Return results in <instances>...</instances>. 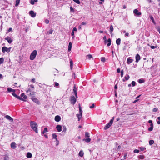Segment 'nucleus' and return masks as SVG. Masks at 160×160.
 <instances>
[{"mask_svg": "<svg viewBox=\"0 0 160 160\" xmlns=\"http://www.w3.org/2000/svg\"><path fill=\"white\" fill-rule=\"evenodd\" d=\"M30 124L32 128L35 131L36 133L38 132V128L37 126V124L36 122H31Z\"/></svg>", "mask_w": 160, "mask_h": 160, "instance_id": "1", "label": "nucleus"}, {"mask_svg": "<svg viewBox=\"0 0 160 160\" xmlns=\"http://www.w3.org/2000/svg\"><path fill=\"white\" fill-rule=\"evenodd\" d=\"M114 119V117H113L112 119L110 121L109 123L108 124H107L106 126L104 127V129L105 130H106L108 128H109L110 127L112 124V123L113 122V120Z\"/></svg>", "mask_w": 160, "mask_h": 160, "instance_id": "2", "label": "nucleus"}, {"mask_svg": "<svg viewBox=\"0 0 160 160\" xmlns=\"http://www.w3.org/2000/svg\"><path fill=\"white\" fill-rule=\"evenodd\" d=\"M79 108L80 114H77L76 116L78 118V121H79L82 117V112L81 107L80 104H79Z\"/></svg>", "mask_w": 160, "mask_h": 160, "instance_id": "3", "label": "nucleus"}, {"mask_svg": "<svg viewBox=\"0 0 160 160\" xmlns=\"http://www.w3.org/2000/svg\"><path fill=\"white\" fill-rule=\"evenodd\" d=\"M37 54V51L36 50H34L32 52L30 57V59L31 60H34L36 57Z\"/></svg>", "mask_w": 160, "mask_h": 160, "instance_id": "4", "label": "nucleus"}, {"mask_svg": "<svg viewBox=\"0 0 160 160\" xmlns=\"http://www.w3.org/2000/svg\"><path fill=\"white\" fill-rule=\"evenodd\" d=\"M11 48H7L6 47H3L2 48V51L3 52H10Z\"/></svg>", "mask_w": 160, "mask_h": 160, "instance_id": "5", "label": "nucleus"}, {"mask_svg": "<svg viewBox=\"0 0 160 160\" xmlns=\"http://www.w3.org/2000/svg\"><path fill=\"white\" fill-rule=\"evenodd\" d=\"M70 101L71 103L72 104L74 105L75 104L76 101V100L75 97L73 96H72L71 97Z\"/></svg>", "mask_w": 160, "mask_h": 160, "instance_id": "6", "label": "nucleus"}, {"mask_svg": "<svg viewBox=\"0 0 160 160\" xmlns=\"http://www.w3.org/2000/svg\"><path fill=\"white\" fill-rule=\"evenodd\" d=\"M32 100L34 102L38 104H39L40 103L39 100L36 98L32 96L31 98Z\"/></svg>", "mask_w": 160, "mask_h": 160, "instance_id": "7", "label": "nucleus"}, {"mask_svg": "<svg viewBox=\"0 0 160 160\" xmlns=\"http://www.w3.org/2000/svg\"><path fill=\"white\" fill-rule=\"evenodd\" d=\"M12 95L14 96V97H16V98H18V99L20 100H22V101H26V100H23V99L21 98L20 97H19V96L17 95H16V93H15V92H13L12 93Z\"/></svg>", "mask_w": 160, "mask_h": 160, "instance_id": "8", "label": "nucleus"}, {"mask_svg": "<svg viewBox=\"0 0 160 160\" xmlns=\"http://www.w3.org/2000/svg\"><path fill=\"white\" fill-rule=\"evenodd\" d=\"M133 13L137 16H140L141 15V13L139 12L138 10L137 9L134 10Z\"/></svg>", "mask_w": 160, "mask_h": 160, "instance_id": "9", "label": "nucleus"}, {"mask_svg": "<svg viewBox=\"0 0 160 160\" xmlns=\"http://www.w3.org/2000/svg\"><path fill=\"white\" fill-rule=\"evenodd\" d=\"M56 128L58 132H60L62 130V127L60 125H57L56 127Z\"/></svg>", "mask_w": 160, "mask_h": 160, "instance_id": "10", "label": "nucleus"}, {"mask_svg": "<svg viewBox=\"0 0 160 160\" xmlns=\"http://www.w3.org/2000/svg\"><path fill=\"white\" fill-rule=\"evenodd\" d=\"M29 13L32 18H34L36 16V13L32 10L30 11Z\"/></svg>", "mask_w": 160, "mask_h": 160, "instance_id": "11", "label": "nucleus"}, {"mask_svg": "<svg viewBox=\"0 0 160 160\" xmlns=\"http://www.w3.org/2000/svg\"><path fill=\"white\" fill-rule=\"evenodd\" d=\"M135 58H136V62H138L139 60H140L141 59L140 57L139 54H136V57H135Z\"/></svg>", "mask_w": 160, "mask_h": 160, "instance_id": "12", "label": "nucleus"}, {"mask_svg": "<svg viewBox=\"0 0 160 160\" xmlns=\"http://www.w3.org/2000/svg\"><path fill=\"white\" fill-rule=\"evenodd\" d=\"M61 118L59 116L57 115L55 117V120L56 122H59L60 121Z\"/></svg>", "mask_w": 160, "mask_h": 160, "instance_id": "13", "label": "nucleus"}, {"mask_svg": "<svg viewBox=\"0 0 160 160\" xmlns=\"http://www.w3.org/2000/svg\"><path fill=\"white\" fill-rule=\"evenodd\" d=\"M5 39L7 40L9 44L11 43L12 42V39L10 37L5 38Z\"/></svg>", "mask_w": 160, "mask_h": 160, "instance_id": "14", "label": "nucleus"}, {"mask_svg": "<svg viewBox=\"0 0 160 160\" xmlns=\"http://www.w3.org/2000/svg\"><path fill=\"white\" fill-rule=\"evenodd\" d=\"M11 147L13 149H15L16 147L15 142H12L11 144Z\"/></svg>", "mask_w": 160, "mask_h": 160, "instance_id": "15", "label": "nucleus"}, {"mask_svg": "<svg viewBox=\"0 0 160 160\" xmlns=\"http://www.w3.org/2000/svg\"><path fill=\"white\" fill-rule=\"evenodd\" d=\"M5 117L7 119L10 121H12V122L13 121V119L9 115H7Z\"/></svg>", "mask_w": 160, "mask_h": 160, "instance_id": "16", "label": "nucleus"}, {"mask_svg": "<svg viewBox=\"0 0 160 160\" xmlns=\"http://www.w3.org/2000/svg\"><path fill=\"white\" fill-rule=\"evenodd\" d=\"M73 91L74 92L75 96L77 97V88L75 86L74 87L73 89Z\"/></svg>", "mask_w": 160, "mask_h": 160, "instance_id": "17", "label": "nucleus"}, {"mask_svg": "<svg viewBox=\"0 0 160 160\" xmlns=\"http://www.w3.org/2000/svg\"><path fill=\"white\" fill-rule=\"evenodd\" d=\"M52 138H53L55 139L56 140V141L58 142V141L57 140V136L55 133H53L52 135Z\"/></svg>", "mask_w": 160, "mask_h": 160, "instance_id": "18", "label": "nucleus"}, {"mask_svg": "<svg viewBox=\"0 0 160 160\" xmlns=\"http://www.w3.org/2000/svg\"><path fill=\"white\" fill-rule=\"evenodd\" d=\"M133 61V60L132 59L130 58H128L127 61V62L128 64H130Z\"/></svg>", "mask_w": 160, "mask_h": 160, "instance_id": "19", "label": "nucleus"}, {"mask_svg": "<svg viewBox=\"0 0 160 160\" xmlns=\"http://www.w3.org/2000/svg\"><path fill=\"white\" fill-rule=\"evenodd\" d=\"M83 155H84V152H83V151L81 150L79 153V154H78L79 156L81 157H82L83 156Z\"/></svg>", "mask_w": 160, "mask_h": 160, "instance_id": "20", "label": "nucleus"}, {"mask_svg": "<svg viewBox=\"0 0 160 160\" xmlns=\"http://www.w3.org/2000/svg\"><path fill=\"white\" fill-rule=\"evenodd\" d=\"M153 125L152 123H151V124H150V127H149L148 129V130L149 131H151L152 130L153 128Z\"/></svg>", "mask_w": 160, "mask_h": 160, "instance_id": "21", "label": "nucleus"}, {"mask_svg": "<svg viewBox=\"0 0 160 160\" xmlns=\"http://www.w3.org/2000/svg\"><path fill=\"white\" fill-rule=\"evenodd\" d=\"M7 90L9 92H15V90L11 88H8Z\"/></svg>", "mask_w": 160, "mask_h": 160, "instance_id": "22", "label": "nucleus"}, {"mask_svg": "<svg viewBox=\"0 0 160 160\" xmlns=\"http://www.w3.org/2000/svg\"><path fill=\"white\" fill-rule=\"evenodd\" d=\"M121 39L118 38L116 40V43L118 45H119L120 44Z\"/></svg>", "mask_w": 160, "mask_h": 160, "instance_id": "23", "label": "nucleus"}, {"mask_svg": "<svg viewBox=\"0 0 160 160\" xmlns=\"http://www.w3.org/2000/svg\"><path fill=\"white\" fill-rule=\"evenodd\" d=\"M32 157V154L29 152L27 153V157L28 158H31Z\"/></svg>", "mask_w": 160, "mask_h": 160, "instance_id": "24", "label": "nucleus"}, {"mask_svg": "<svg viewBox=\"0 0 160 160\" xmlns=\"http://www.w3.org/2000/svg\"><path fill=\"white\" fill-rule=\"evenodd\" d=\"M72 48V43L70 42L69 43L68 45V51H70L71 50Z\"/></svg>", "mask_w": 160, "mask_h": 160, "instance_id": "25", "label": "nucleus"}, {"mask_svg": "<svg viewBox=\"0 0 160 160\" xmlns=\"http://www.w3.org/2000/svg\"><path fill=\"white\" fill-rule=\"evenodd\" d=\"M108 43L107 44L108 46H109L111 45V41L110 38H109L108 40Z\"/></svg>", "mask_w": 160, "mask_h": 160, "instance_id": "26", "label": "nucleus"}, {"mask_svg": "<svg viewBox=\"0 0 160 160\" xmlns=\"http://www.w3.org/2000/svg\"><path fill=\"white\" fill-rule=\"evenodd\" d=\"M113 30V28L112 25H111L110 27V32L111 34L112 33V32Z\"/></svg>", "mask_w": 160, "mask_h": 160, "instance_id": "27", "label": "nucleus"}, {"mask_svg": "<svg viewBox=\"0 0 160 160\" xmlns=\"http://www.w3.org/2000/svg\"><path fill=\"white\" fill-rule=\"evenodd\" d=\"M70 69H71L72 70V69L73 65V62L72 60H71L70 61Z\"/></svg>", "mask_w": 160, "mask_h": 160, "instance_id": "28", "label": "nucleus"}, {"mask_svg": "<svg viewBox=\"0 0 160 160\" xmlns=\"http://www.w3.org/2000/svg\"><path fill=\"white\" fill-rule=\"evenodd\" d=\"M38 0H31L30 3L32 5H33L35 3V2H37Z\"/></svg>", "mask_w": 160, "mask_h": 160, "instance_id": "29", "label": "nucleus"}, {"mask_svg": "<svg viewBox=\"0 0 160 160\" xmlns=\"http://www.w3.org/2000/svg\"><path fill=\"white\" fill-rule=\"evenodd\" d=\"M21 97H23L24 99H26L27 98V96L24 95V93H22L21 95Z\"/></svg>", "mask_w": 160, "mask_h": 160, "instance_id": "30", "label": "nucleus"}, {"mask_svg": "<svg viewBox=\"0 0 160 160\" xmlns=\"http://www.w3.org/2000/svg\"><path fill=\"white\" fill-rule=\"evenodd\" d=\"M154 143V141L153 140H151L149 141V144L150 145H152Z\"/></svg>", "mask_w": 160, "mask_h": 160, "instance_id": "31", "label": "nucleus"}, {"mask_svg": "<svg viewBox=\"0 0 160 160\" xmlns=\"http://www.w3.org/2000/svg\"><path fill=\"white\" fill-rule=\"evenodd\" d=\"M20 0H16V3H15V6H17L18 5L19 2H20Z\"/></svg>", "mask_w": 160, "mask_h": 160, "instance_id": "32", "label": "nucleus"}, {"mask_svg": "<svg viewBox=\"0 0 160 160\" xmlns=\"http://www.w3.org/2000/svg\"><path fill=\"white\" fill-rule=\"evenodd\" d=\"M129 78L130 77L128 75H126L124 77V78L126 80H128Z\"/></svg>", "mask_w": 160, "mask_h": 160, "instance_id": "33", "label": "nucleus"}, {"mask_svg": "<svg viewBox=\"0 0 160 160\" xmlns=\"http://www.w3.org/2000/svg\"><path fill=\"white\" fill-rule=\"evenodd\" d=\"M48 131V128H45L44 129V131L42 132L43 134H44L45 133Z\"/></svg>", "mask_w": 160, "mask_h": 160, "instance_id": "34", "label": "nucleus"}, {"mask_svg": "<svg viewBox=\"0 0 160 160\" xmlns=\"http://www.w3.org/2000/svg\"><path fill=\"white\" fill-rule=\"evenodd\" d=\"M138 158L140 159H143L144 158V156L143 155H139L138 156Z\"/></svg>", "mask_w": 160, "mask_h": 160, "instance_id": "35", "label": "nucleus"}, {"mask_svg": "<svg viewBox=\"0 0 160 160\" xmlns=\"http://www.w3.org/2000/svg\"><path fill=\"white\" fill-rule=\"evenodd\" d=\"M4 60L3 58H0V64H2L4 62Z\"/></svg>", "mask_w": 160, "mask_h": 160, "instance_id": "36", "label": "nucleus"}, {"mask_svg": "<svg viewBox=\"0 0 160 160\" xmlns=\"http://www.w3.org/2000/svg\"><path fill=\"white\" fill-rule=\"evenodd\" d=\"M150 18L152 20V22L154 23H155V21H154V18L152 16H150Z\"/></svg>", "mask_w": 160, "mask_h": 160, "instance_id": "37", "label": "nucleus"}, {"mask_svg": "<svg viewBox=\"0 0 160 160\" xmlns=\"http://www.w3.org/2000/svg\"><path fill=\"white\" fill-rule=\"evenodd\" d=\"M85 137L88 138L89 137V134L88 132H86L85 133Z\"/></svg>", "mask_w": 160, "mask_h": 160, "instance_id": "38", "label": "nucleus"}, {"mask_svg": "<svg viewBox=\"0 0 160 160\" xmlns=\"http://www.w3.org/2000/svg\"><path fill=\"white\" fill-rule=\"evenodd\" d=\"M139 148L142 151H144L146 149L145 148L143 147H140Z\"/></svg>", "mask_w": 160, "mask_h": 160, "instance_id": "39", "label": "nucleus"}, {"mask_svg": "<svg viewBox=\"0 0 160 160\" xmlns=\"http://www.w3.org/2000/svg\"><path fill=\"white\" fill-rule=\"evenodd\" d=\"M76 3L80 4V2L79 0H73Z\"/></svg>", "mask_w": 160, "mask_h": 160, "instance_id": "40", "label": "nucleus"}, {"mask_svg": "<svg viewBox=\"0 0 160 160\" xmlns=\"http://www.w3.org/2000/svg\"><path fill=\"white\" fill-rule=\"evenodd\" d=\"M101 61L103 62H105V58L104 57H102L101 59Z\"/></svg>", "mask_w": 160, "mask_h": 160, "instance_id": "41", "label": "nucleus"}, {"mask_svg": "<svg viewBox=\"0 0 160 160\" xmlns=\"http://www.w3.org/2000/svg\"><path fill=\"white\" fill-rule=\"evenodd\" d=\"M86 57H87L89 59H91L92 58V55L91 54H89L86 56Z\"/></svg>", "mask_w": 160, "mask_h": 160, "instance_id": "42", "label": "nucleus"}, {"mask_svg": "<svg viewBox=\"0 0 160 160\" xmlns=\"http://www.w3.org/2000/svg\"><path fill=\"white\" fill-rule=\"evenodd\" d=\"M91 140L90 138H88L86 139L85 140V141L86 142H90Z\"/></svg>", "mask_w": 160, "mask_h": 160, "instance_id": "43", "label": "nucleus"}, {"mask_svg": "<svg viewBox=\"0 0 160 160\" xmlns=\"http://www.w3.org/2000/svg\"><path fill=\"white\" fill-rule=\"evenodd\" d=\"M157 119L158 120V121H157V123L158 124H160V117H159L157 118Z\"/></svg>", "mask_w": 160, "mask_h": 160, "instance_id": "44", "label": "nucleus"}, {"mask_svg": "<svg viewBox=\"0 0 160 160\" xmlns=\"http://www.w3.org/2000/svg\"><path fill=\"white\" fill-rule=\"evenodd\" d=\"M35 92H31L30 93L29 95L30 96H32V95L35 94Z\"/></svg>", "mask_w": 160, "mask_h": 160, "instance_id": "45", "label": "nucleus"}, {"mask_svg": "<svg viewBox=\"0 0 160 160\" xmlns=\"http://www.w3.org/2000/svg\"><path fill=\"white\" fill-rule=\"evenodd\" d=\"M53 31L52 29H51L48 32V34H51L52 33Z\"/></svg>", "mask_w": 160, "mask_h": 160, "instance_id": "46", "label": "nucleus"}, {"mask_svg": "<svg viewBox=\"0 0 160 160\" xmlns=\"http://www.w3.org/2000/svg\"><path fill=\"white\" fill-rule=\"evenodd\" d=\"M144 82V81L143 80H142L141 79H139L138 80V82L140 83H142L143 82Z\"/></svg>", "mask_w": 160, "mask_h": 160, "instance_id": "47", "label": "nucleus"}, {"mask_svg": "<svg viewBox=\"0 0 160 160\" xmlns=\"http://www.w3.org/2000/svg\"><path fill=\"white\" fill-rule=\"evenodd\" d=\"M131 84L133 86H134L136 85V82L134 81H133L132 82Z\"/></svg>", "mask_w": 160, "mask_h": 160, "instance_id": "48", "label": "nucleus"}, {"mask_svg": "<svg viewBox=\"0 0 160 160\" xmlns=\"http://www.w3.org/2000/svg\"><path fill=\"white\" fill-rule=\"evenodd\" d=\"M63 132H65L67 130V128L65 126H63Z\"/></svg>", "mask_w": 160, "mask_h": 160, "instance_id": "49", "label": "nucleus"}, {"mask_svg": "<svg viewBox=\"0 0 160 160\" xmlns=\"http://www.w3.org/2000/svg\"><path fill=\"white\" fill-rule=\"evenodd\" d=\"M133 152L134 153H138L139 152V151L137 149H135L134 150Z\"/></svg>", "mask_w": 160, "mask_h": 160, "instance_id": "50", "label": "nucleus"}, {"mask_svg": "<svg viewBox=\"0 0 160 160\" xmlns=\"http://www.w3.org/2000/svg\"><path fill=\"white\" fill-rule=\"evenodd\" d=\"M157 47V46H151L150 48L152 49H154Z\"/></svg>", "mask_w": 160, "mask_h": 160, "instance_id": "51", "label": "nucleus"}, {"mask_svg": "<svg viewBox=\"0 0 160 160\" xmlns=\"http://www.w3.org/2000/svg\"><path fill=\"white\" fill-rule=\"evenodd\" d=\"M121 77H123V70H122L121 71Z\"/></svg>", "mask_w": 160, "mask_h": 160, "instance_id": "52", "label": "nucleus"}, {"mask_svg": "<svg viewBox=\"0 0 160 160\" xmlns=\"http://www.w3.org/2000/svg\"><path fill=\"white\" fill-rule=\"evenodd\" d=\"M4 160H9V157L7 156H5L4 158Z\"/></svg>", "mask_w": 160, "mask_h": 160, "instance_id": "53", "label": "nucleus"}, {"mask_svg": "<svg viewBox=\"0 0 160 160\" xmlns=\"http://www.w3.org/2000/svg\"><path fill=\"white\" fill-rule=\"evenodd\" d=\"M95 107V105L94 103H93L92 105L90 107V108L91 109L94 108Z\"/></svg>", "mask_w": 160, "mask_h": 160, "instance_id": "54", "label": "nucleus"}, {"mask_svg": "<svg viewBox=\"0 0 160 160\" xmlns=\"http://www.w3.org/2000/svg\"><path fill=\"white\" fill-rule=\"evenodd\" d=\"M158 110V108H154L153 110V112H157Z\"/></svg>", "mask_w": 160, "mask_h": 160, "instance_id": "55", "label": "nucleus"}, {"mask_svg": "<svg viewBox=\"0 0 160 160\" xmlns=\"http://www.w3.org/2000/svg\"><path fill=\"white\" fill-rule=\"evenodd\" d=\"M86 24H87L86 22H82L81 23V25H86Z\"/></svg>", "mask_w": 160, "mask_h": 160, "instance_id": "56", "label": "nucleus"}, {"mask_svg": "<svg viewBox=\"0 0 160 160\" xmlns=\"http://www.w3.org/2000/svg\"><path fill=\"white\" fill-rule=\"evenodd\" d=\"M129 36V33H126L125 34V37H128Z\"/></svg>", "mask_w": 160, "mask_h": 160, "instance_id": "57", "label": "nucleus"}, {"mask_svg": "<svg viewBox=\"0 0 160 160\" xmlns=\"http://www.w3.org/2000/svg\"><path fill=\"white\" fill-rule=\"evenodd\" d=\"M103 40L104 41H107L106 37V36H104L103 37Z\"/></svg>", "mask_w": 160, "mask_h": 160, "instance_id": "58", "label": "nucleus"}, {"mask_svg": "<svg viewBox=\"0 0 160 160\" xmlns=\"http://www.w3.org/2000/svg\"><path fill=\"white\" fill-rule=\"evenodd\" d=\"M55 86L56 87H58L59 86V84L58 83L56 82L55 84Z\"/></svg>", "mask_w": 160, "mask_h": 160, "instance_id": "59", "label": "nucleus"}, {"mask_svg": "<svg viewBox=\"0 0 160 160\" xmlns=\"http://www.w3.org/2000/svg\"><path fill=\"white\" fill-rule=\"evenodd\" d=\"M70 9L71 11L72 12H74V9L72 7H70Z\"/></svg>", "mask_w": 160, "mask_h": 160, "instance_id": "60", "label": "nucleus"}, {"mask_svg": "<svg viewBox=\"0 0 160 160\" xmlns=\"http://www.w3.org/2000/svg\"><path fill=\"white\" fill-rule=\"evenodd\" d=\"M49 20H48V19H46L45 20V22L46 23V24H48L49 23Z\"/></svg>", "mask_w": 160, "mask_h": 160, "instance_id": "61", "label": "nucleus"}, {"mask_svg": "<svg viewBox=\"0 0 160 160\" xmlns=\"http://www.w3.org/2000/svg\"><path fill=\"white\" fill-rule=\"evenodd\" d=\"M77 30V29L75 27H74L72 31H73V32L76 31Z\"/></svg>", "mask_w": 160, "mask_h": 160, "instance_id": "62", "label": "nucleus"}, {"mask_svg": "<svg viewBox=\"0 0 160 160\" xmlns=\"http://www.w3.org/2000/svg\"><path fill=\"white\" fill-rule=\"evenodd\" d=\"M117 71L118 73H119L120 72V68H118L117 69Z\"/></svg>", "mask_w": 160, "mask_h": 160, "instance_id": "63", "label": "nucleus"}, {"mask_svg": "<svg viewBox=\"0 0 160 160\" xmlns=\"http://www.w3.org/2000/svg\"><path fill=\"white\" fill-rule=\"evenodd\" d=\"M29 86L33 89L34 88V86L33 85H30Z\"/></svg>", "mask_w": 160, "mask_h": 160, "instance_id": "64", "label": "nucleus"}]
</instances>
